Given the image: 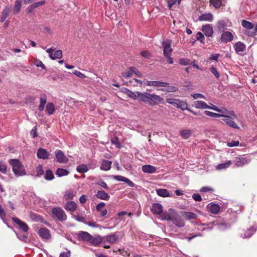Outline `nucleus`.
<instances>
[{"instance_id": "19", "label": "nucleus", "mask_w": 257, "mask_h": 257, "mask_svg": "<svg viewBox=\"0 0 257 257\" xmlns=\"http://www.w3.org/2000/svg\"><path fill=\"white\" fill-rule=\"evenodd\" d=\"M113 178L117 181L124 182L127 184L130 187H134V183L128 179L120 175H115L113 176Z\"/></svg>"}, {"instance_id": "18", "label": "nucleus", "mask_w": 257, "mask_h": 257, "mask_svg": "<svg viewBox=\"0 0 257 257\" xmlns=\"http://www.w3.org/2000/svg\"><path fill=\"white\" fill-rule=\"evenodd\" d=\"M233 36L231 33L228 31L224 32L221 36L220 39L222 42H230L233 40Z\"/></svg>"}, {"instance_id": "2", "label": "nucleus", "mask_w": 257, "mask_h": 257, "mask_svg": "<svg viewBox=\"0 0 257 257\" xmlns=\"http://www.w3.org/2000/svg\"><path fill=\"white\" fill-rule=\"evenodd\" d=\"M9 163L12 167L13 171L17 177H21L26 175L24 166L18 159H11Z\"/></svg>"}, {"instance_id": "64", "label": "nucleus", "mask_w": 257, "mask_h": 257, "mask_svg": "<svg viewBox=\"0 0 257 257\" xmlns=\"http://www.w3.org/2000/svg\"><path fill=\"white\" fill-rule=\"evenodd\" d=\"M96 184L100 186L101 187H102L103 188H105V189H108V187L106 183L104 181H103L102 180H100V181H98L96 183Z\"/></svg>"}, {"instance_id": "33", "label": "nucleus", "mask_w": 257, "mask_h": 257, "mask_svg": "<svg viewBox=\"0 0 257 257\" xmlns=\"http://www.w3.org/2000/svg\"><path fill=\"white\" fill-rule=\"evenodd\" d=\"M210 212L214 214H217L220 211V206L217 204L211 203L208 205Z\"/></svg>"}, {"instance_id": "39", "label": "nucleus", "mask_w": 257, "mask_h": 257, "mask_svg": "<svg viewBox=\"0 0 257 257\" xmlns=\"http://www.w3.org/2000/svg\"><path fill=\"white\" fill-rule=\"evenodd\" d=\"M68 174L69 171L67 170L62 168H58L56 172V175L60 177L67 176Z\"/></svg>"}, {"instance_id": "12", "label": "nucleus", "mask_w": 257, "mask_h": 257, "mask_svg": "<svg viewBox=\"0 0 257 257\" xmlns=\"http://www.w3.org/2000/svg\"><path fill=\"white\" fill-rule=\"evenodd\" d=\"M55 154L58 162L65 163L68 161V159L64 155L62 151L57 150L55 151Z\"/></svg>"}, {"instance_id": "9", "label": "nucleus", "mask_w": 257, "mask_h": 257, "mask_svg": "<svg viewBox=\"0 0 257 257\" xmlns=\"http://www.w3.org/2000/svg\"><path fill=\"white\" fill-rule=\"evenodd\" d=\"M12 220L18 225L19 229L24 232H27L28 231L29 227L25 222L21 221L20 219L16 217H13L12 218Z\"/></svg>"}, {"instance_id": "10", "label": "nucleus", "mask_w": 257, "mask_h": 257, "mask_svg": "<svg viewBox=\"0 0 257 257\" xmlns=\"http://www.w3.org/2000/svg\"><path fill=\"white\" fill-rule=\"evenodd\" d=\"M103 241L102 237L99 235H94L90 236L88 242L93 246H97Z\"/></svg>"}, {"instance_id": "22", "label": "nucleus", "mask_w": 257, "mask_h": 257, "mask_svg": "<svg viewBox=\"0 0 257 257\" xmlns=\"http://www.w3.org/2000/svg\"><path fill=\"white\" fill-rule=\"evenodd\" d=\"M96 210L101 213L100 216L103 217L106 215L107 213V209L105 208V203L104 202H100L96 206Z\"/></svg>"}, {"instance_id": "36", "label": "nucleus", "mask_w": 257, "mask_h": 257, "mask_svg": "<svg viewBox=\"0 0 257 257\" xmlns=\"http://www.w3.org/2000/svg\"><path fill=\"white\" fill-rule=\"evenodd\" d=\"M91 168L85 164L78 165L76 167V171L80 173H84L87 172Z\"/></svg>"}, {"instance_id": "40", "label": "nucleus", "mask_w": 257, "mask_h": 257, "mask_svg": "<svg viewBox=\"0 0 257 257\" xmlns=\"http://www.w3.org/2000/svg\"><path fill=\"white\" fill-rule=\"evenodd\" d=\"M242 26L248 30L252 29L254 27V25L252 23L243 20L241 21Z\"/></svg>"}, {"instance_id": "31", "label": "nucleus", "mask_w": 257, "mask_h": 257, "mask_svg": "<svg viewBox=\"0 0 257 257\" xmlns=\"http://www.w3.org/2000/svg\"><path fill=\"white\" fill-rule=\"evenodd\" d=\"M96 196L97 198L104 200H108L110 198L108 194L104 192L103 190L97 191L96 194Z\"/></svg>"}, {"instance_id": "42", "label": "nucleus", "mask_w": 257, "mask_h": 257, "mask_svg": "<svg viewBox=\"0 0 257 257\" xmlns=\"http://www.w3.org/2000/svg\"><path fill=\"white\" fill-rule=\"evenodd\" d=\"M231 164L232 162L231 161H228L227 162L217 165L216 169L217 170L225 169L229 167Z\"/></svg>"}, {"instance_id": "5", "label": "nucleus", "mask_w": 257, "mask_h": 257, "mask_svg": "<svg viewBox=\"0 0 257 257\" xmlns=\"http://www.w3.org/2000/svg\"><path fill=\"white\" fill-rule=\"evenodd\" d=\"M52 212L60 221H65L67 219V215L64 211L60 207L53 208Z\"/></svg>"}, {"instance_id": "60", "label": "nucleus", "mask_w": 257, "mask_h": 257, "mask_svg": "<svg viewBox=\"0 0 257 257\" xmlns=\"http://www.w3.org/2000/svg\"><path fill=\"white\" fill-rule=\"evenodd\" d=\"M196 38L197 40L199 41L201 43H203L204 40V36L201 32H198L196 36Z\"/></svg>"}, {"instance_id": "46", "label": "nucleus", "mask_w": 257, "mask_h": 257, "mask_svg": "<svg viewBox=\"0 0 257 257\" xmlns=\"http://www.w3.org/2000/svg\"><path fill=\"white\" fill-rule=\"evenodd\" d=\"M21 3V0H17L16 1L15 5L14 7V11L15 13H18L20 11L22 7Z\"/></svg>"}, {"instance_id": "7", "label": "nucleus", "mask_w": 257, "mask_h": 257, "mask_svg": "<svg viewBox=\"0 0 257 257\" xmlns=\"http://www.w3.org/2000/svg\"><path fill=\"white\" fill-rule=\"evenodd\" d=\"M46 51L49 54V58L52 60L60 59L63 56L62 51L60 50H57L53 53L55 48L53 47L47 49Z\"/></svg>"}, {"instance_id": "21", "label": "nucleus", "mask_w": 257, "mask_h": 257, "mask_svg": "<svg viewBox=\"0 0 257 257\" xmlns=\"http://www.w3.org/2000/svg\"><path fill=\"white\" fill-rule=\"evenodd\" d=\"M77 236L79 240L88 242L91 234L86 231H81L78 233Z\"/></svg>"}, {"instance_id": "59", "label": "nucleus", "mask_w": 257, "mask_h": 257, "mask_svg": "<svg viewBox=\"0 0 257 257\" xmlns=\"http://www.w3.org/2000/svg\"><path fill=\"white\" fill-rule=\"evenodd\" d=\"M84 224L88 225L89 226L95 228L100 227V225L98 224L93 221L84 222Z\"/></svg>"}, {"instance_id": "35", "label": "nucleus", "mask_w": 257, "mask_h": 257, "mask_svg": "<svg viewBox=\"0 0 257 257\" xmlns=\"http://www.w3.org/2000/svg\"><path fill=\"white\" fill-rule=\"evenodd\" d=\"M156 193L158 196L162 197H168L171 196L170 192L166 189H157Z\"/></svg>"}, {"instance_id": "13", "label": "nucleus", "mask_w": 257, "mask_h": 257, "mask_svg": "<svg viewBox=\"0 0 257 257\" xmlns=\"http://www.w3.org/2000/svg\"><path fill=\"white\" fill-rule=\"evenodd\" d=\"M145 84L148 86H154L155 87H165L169 83L160 81H147Z\"/></svg>"}, {"instance_id": "57", "label": "nucleus", "mask_w": 257, "mask_h": 257, "mask_svg": "<svg viewBox=\"0 0 257 257\" xmlns=\"http://www.w3.org/2000/svg\"><path fill=\"white\" fill-rule=\"evenodd\" d=\"M130 69L132 72V74L134 73L137 76L141 77H142L141 73L135 67H130Z\"/></svg>"}, {"instance_id": "44", "label": "nucleus", "mask_w": 257, "mask_h": 257, "mask_svg": "<svg viewBox=\"0 0 257 257\" xmlns=\"http://www.w3.org/2000/svg\"><path fill=\"white\" fill-rule=\"evenodd\" d=\"M181 136L184 139H188L191 135V131L190 130H184L181 132Z\"/></svg>"}, {"instance_id": "48", "label": "nucleus", "mask_w": 257, "mask_h": 257, "mask_svg": "<svg viewBox=\"0 0 257 257\" xmlns=\"http://www.w3.org/2000/svg\"><path fill=\"white\" fill-rule=\"evenodd\" d=\"M163 91H166L167 92H174L178 90V88L176 87L173 86H168V85L165 87V89H160Z\"/></svg>"}, {"instance_id": "14", "label": "nucleus", "mask_w": 257, "mask_h": 257, "mask_svg": "<svg viewBox=\"0 0 257 257\" xmlns=\"http://www.w3.org/2000/svg\"><path fill=\"white\" fill-rule=\"evenodd\" d=\"M163 210V207L161 204L155 203L152 204L151 211L153 214L156 215L162 214Z\"/></svg>"}, {"instance_id": "34", "label": "nucleus", "mask_w": 257, "mask_h": 257, "mask_svg": "<svg viewBox=\"0 0 257 257\" xmlns=\"http://www.w3.org/2000/svg\"><path fill=\"white\" fill-rule=\"evenodd\" d=\"M111 161L103 160L100 166V169L106 171H108L111 169Z\"/></svg>"}, {"instance_id": "41", "label": "nucleus", "mask_w": 257, "mask_h": 257, "mask_svg": "<svg viewBox=\"0 0 257 257\" xmlns=\"http://www.w3.org/2000/svg\"><path fill=\"white\" fill-rule=\"evenodd\" d=\"M255 230L254 229V228L251 227L249 229H247L243 235L241 234V236L243 238H246L250 237L254 232Z\"/></svg>"}, {"instance_id": "37", "label": "nucleus", "mask_w": 257, "mask_h": 257, "mask_svg": "<svg viewBox=\"0 0 257 257\" xmlns=\"http://www.w3.org/2000/svg\"><path fill=\"white\" fill-rule=\"evenodd\" d=\"M46 110L49 115L52 114L55 110V106L52 102H49L46 105Z\"/></svg>"}, {"instance_id": "58", "label": "nucleus", "mask_w": 257, "mask_h": 257, "mask_svg": "<svg viewBox=\"0 0 257 257\" xmlns=\"http://www.w3.org/2000/svg\"><path fill=\"white\" fill-rule=\"evenodd\" d=\"M16 235L18 237V238L20 239L22 241H26V240L28 239V236L27 235L24 234H21V233H16Z\"/></svg>"}, {"instance_id": "55", "label": "nucleus", "mask_w": 257, "mask_h": 257, "mask_svg": "<svg viewBox=\"0 0 257 257\" xmlns=\"http://www.w3.org/2000/svg\"><path fill=\"white\" fill-rule=\"evenodd\" d=\"M239 144V142L238 141L232 140L230 142L227 143V146L229 147H233L238 146Z\"/></svg>"}, {"instance_id": "4", "label": "nucleus", "mask_w": 257, "mask_h": 257, "mask_svg": "<svg viewBox=\"0 0 257 257\" xmlns=\"http://www.w3.org/2000/svg\"><path fill=\"white\" fill-rule=\"evenodd\" d=\"M171 41L169 39L163 41L162 44L164 56H171L173 52V49L171 47Z\"/></svg>"}, {"instance_id": "6", "label": "nucleus", "mask_w": 257, "mask_h": 257, "mask_svg": "<svg viewBox=\"0 0 257 257\" xmlns=\"http://www.w3.org/2000/svg\"><path fill=\"white\" fill-rule=\"evenodd\" d=\"M250 162L249 158L245 156L235 157L234 160V165L237 167H242L243 165L248 164Z\"/></svg>"}, {"instance_id": "29", "label": "nucleus", "mask_w": 257, "mask_h": 257, "mask_svg": "<svg viewBox=\"0 0 257 257\" xmlns=\"http://www.w3.org/2000/svg\"><path fill=\"white\" fill-rule=\"evenodd\" d=\"M142 171L146 173H154L156 172V168L150 165H143L142 167Z\"/></svg>"}, {"instance_id": "24", "label": "nucleus", "mask_w": 257, "mask_h": 257, "mask_svg": "<svg viewBox=\"0 0 257 257\" xmlns=\"http://www.w3.org/2000/svg\"><path fill=\"white\" fill-rule=\"evenodd\" d=\"M202 31L207 37H211L212 36L213 31L211 26L209 24H206L203 26L202 28Z\"/></svg>"}, {"instance_id": "26", "label": "nucleus", "mask_w": 257, "mask_h": 257, "mask_svg": "<svg viewBox=\"0 0 257 257\" xmlns=\"http://www.w3.org/2000/svg\"><path fill=\"white\" fill-rule=\"evenodd\" d=\"M192 106L198 109H207L208 107L206 102L201 100L194 101Z\"/></svg>"}, {"instance_id": "61", "label": "nucleus", "mask_w": 257, "mask_h": 257, "mask_svg": "<svg viewBox=\"0 0 257 257\" xmlns=\"http://www.w3.org/2000/svg\"><path fill=\"white\" fill-rule=\"evenodd\" d=\"M210 71L217 78H218L219 77V74L218 73L216 69L214 67L212 66L210 67Z\"/></svg>"}, {"instance_id": "53", "label": "nucleus", "mask_w": 257, "mask_h": 257, "mask_svg": "<svg viewBox=\"0 0 257 257\" xmlns=\"http://www.w3.org/2000/svg\"><path fill=\"white\" fill-rule=\"evenodd\" d=\"M179 63L181 65L186 66L191 64V61L188 59L182 58L179 60Z\"/></svg>"}, {"instance_id": "28", "label": "nucleus", "mask_w": 257, "mask_h": 257, "mask_svg": "<svg viewBox=\"0 0 257 257\" xmlns=\"http://www.w3.org/2000/svg\"><path fill=\"white\" fill-rule=\"evenodd\" d=\"M77 208L76 203L72 201L67 202L65 205V209L68 211L73 212Z\"/></svg>"}, {"instance_id": "11", "label": "nucleus", "mask_w": 257, "mask_h": 257, "mask_svg": "<svg viewBox=\"0 0 257 257\" xmlns=\"http://www.w3.org/2000/svg\"><path fill=\"white\" fill-rule=\"evenodd\" d=\"M103 242L104 244L108 243L109 244L114 243L118 239V236L114 233H111L105 236L102 238Z\"/></svg>"}, {"instance_id": "62", "label": "nucleus", "mask_w": 257, "mask_h": 257, "mask_svg": "<svg viewBox=\"0 0 257 257\" xmlns=\"http://www.w3.org/2000/svg\"><path fill=\"white\" fill-rule=\"evenodd\" d=\"M141 55L144 58L149 59L151 57L150 53L148 51H142L141 52Z\"/></svg>"}, {"instance_id": "56", "label": "nucleus", "mask_w": 257, "mask_h": 257, "mask_svg": "<svg viewBox=\"0 0 257 257\" xmlns=\"http://www.w3.org/2000/svg\"><path fill=\"white\" fill-rule=\"evenodd\" d=\"M36 172H37V175L38 176H41L44 173V171L43 170V167H42V165H38L37 167H36Z\"/></svg>"}, {"instance_id": "32", "label": "nucleus", "mask_w": 257, "mask_h": 257, "mask_svg": "<svg viewBox=\"0 0 257 257\" xmlns=\"http://www.w3.org/2000/svg\"><path fill=\"white\" fill-rule=\"evenodd\" d=\"M213 16L211 13H205L201 15L199 17V20L200 21L211 22L213 20Z\"/></svg>"}, {"instance_id": "51", "label": "nucleus", "mask_w": 257, "mask_h": 257, "mask_svg": "<svg viewBox=\"0 0 257 257\" xmlns=\"http://www.w3.org/2000/svg\"><path fill=\"white\" fill-rule=\"evenodd\" d=\"M179 99H174V98H167L166 102L170 104L174 105L175 107H177L178 102H179Z\"/></svg>"}, {"instance_id": "47", "label": "nucleus", "mask_w": 257, "mask_h": 257, "mask_svg": "<svg viewBox=\"0 0 257 257\" xmlns=\"http://www.w3.org/2000/svg\"><path fill=\"white\" fill-rule=\"evenodd\" d=\"M75 194V193L73 191L68 190L65 192L64 198L67 200L71 199L74 197Z\"/></svg>"}, {"instance_id": "27", "label": "nucleus", "mask_w": 257, "mask_h": 257, "mask_svg": "<svg viewBox=\"0 0 257 257\" xmlns=\"http://www.w3.org/2000/svg\"><path fill=\"white\" fill-rule=\"evenodd\" d=\"M38 234L44 239H49L50 238V231L46 228H40L38 231Z\"/></svg>"}, {"instance_id": "20", "label": "nucleus", "mask_w": 257, "mask_h": 257, "mask_svg": "<svg viewBox=\"0 0 257 257\" xmlns=\"http://www.w3.org/2000/svg\"><path fill=\"white\" fill-rule=\"evenodd\" d=\"M125 93L130 98H133V99H138L140 100L141 92L136 91L133 92L127 89H126L125 91Z\"/></svg>"}, {"instance_id": "30", "label": "nucleus", "mask_w": 257, "mask_h": 257, "mask_svg": "<svg viewBox=\"0 0 257 257\" xmlns=\"http://www.w3.org/2000/svg\"><path fill=\"white\" fill-rule=\"evenodd\" d=\"M11 10V6H7L5 7V9L2 14L1 21L4 22L6 19L9 17Z\"/></svg>"}, {"instance_id": "1", "label": "nucleus", "mask_w": 257, "mask_h": 257, "mask_svg": "<svg viewBox=\"0 0 257 257\" xmlns=\"http://www.w3.org/2000/svg\"><path fill=\"white\" fill-rule=\"evenodd\" d=\"M140 101L150 106H155L164 102V99L160 95L147 92H141Z\"/></svg>"}, {"instance_id": "49", "label": "nucleus", "mask_w": 257, "mask_h": 257, "mask_svg": "<svg viewBox=\"0 0 257 257\" xmlns=\"http://www.w3.org/2000/svg\"><path fill=\"white\" fill-rule=\"evenodd\" d=\"M45 178L47 180H51L54 178L53 172L50 170H47L45 174Z\"/></svg>"}, {"instance_id": "25", "label": "nucleus", "mask_w": 257, "mask_h": 257, "mask_svg": "<svg viewBox=\"0 0 257 257\" xmlns=\"http://www.w3.org/2000/svg\"><path fill=\"white\" fill-rule=\"evenodd\" d=\"M47 97L45 94H42L40 97V105L38 109L40 111H43L47 102Z\"/></svg>"}, {"instance_id": "8", "label": "nucleus", "mask_w": 257, "mask_h": 257, "mask_svg": "<svg viewBox=\"0 0 257 257\" xmlns=\"http://www.w3.org/2000/svg\"><path fill=\"white\" fill-rule=\"evenodd\" d=\"M221 117H223L222 119V121H223L227 125L233 128L239 129L240 127L238 126V125L233 120V118L229 115L222 114Z\"/></svg>"}, {"instance_id": "38", "label": "nucleus", "mask_w": 257, "mask_h": 257, "mask_svg": "<svg viewBox=\"0 0 257 257\" xmlns=\"http://www.w3.org/2000/svg\"><path fill=\"white\" fill-rule=\"evenodd\" d=\"M181 213L183 215H185V218L187 220L195 219L197 216L195 213L192 212L182 211Z\"/></svg>"}, {"instance_id": "63", "label": "nucleus", "mask_w": 257, "mask_h": 257, "mask_svg": "<svg viewBox=\"0 0 257 257\" xmlns=\"http://www.w3.org/2000/svg\"><path fill=\"white\" fill-rule=\"evenodd\" d=\"M213 191V189L212 188L207 186L203 187L200 190L201 192H212Z\"/></svg>"}, {"instance_id": "23", "label": "nucleus", "mask_w": 257, "mask_h": 257, "mask_svg": "<svg viewBox=\"0 0 257 257\" xmlns=\"http://www.w3.org/2000/svg\"><path fill=\"white\" fill-rule=\"evenodd\" d=\"M172 221L175 225L179 227H182L185 225L184 220L181 218L180 216L177 213Z\"/></svg>"}, {"instance_id": "17", "label": "nucleus", "mask_w": 257, "mask_h": 257, "mask_svg": "<svg viewBox=\"0 0 257 257\" xmlns=\"http://www.w3.org/2000/svg\"><path fill=\"white\" fill-rule=\"evenodd\" d=\"M228 19L219 20L217 23V28L220 32L224 31L228 26L229 23Z\"/></svg>"}, {"instance_id": "45", "label": "nucleus", "mask_w": 257, "mask_h": 257, "mask_svg": "<svg viewBox=\"0 0 257 257\" xmlns=\"http://www.w3.org/2000/svg\"><path fill=\"white\" fill-rule=\"evenodd\" d=\"M177 108H180L183 110H187L188 109V104L183 101L179 100V102H178V104L177 107Z\"/></svg>"}, {"instance_id": "3", "label": "nucleus", "mask_w": 257, "mask_h": 257, "mask_svg": "<svg viewBox=\"0 0 257 257\" xmlns=\"http://www.w3.org/2000/svg\"><path fill=\"white\" fill-rule=\"evenodd\" d=\"M177 212L173 209L170 208L168 211L163 212L160 216V218L163 220L172 221L174 217L176 215Z\"/></svg>"}, {"instance_id": "16", "label": "nucleus", "mask_w": 257, "mask_h": 257, "mask_svg": "<svg viewBox=\"0 0 257 257\" xmlns=\"http://www.w3.org/2000/svg\"><path fill=\"white\" fill-rule=\"evenodd\" d=\"M49 153L46 150L43 148H39L37 153V157L39 159L46 160L49 158Z\"/></svg>"}, {"instance_id": "54", "label": "nucleus", "mask_w": 257, "mask_h": 257, "mask_svg": "<svg viewBox=\"0 0 257 257\" xmlns=\"http://www.w3.org/2000/svg\"><path fill=\"white\" fill-rule=\"evenodd\" d=\"M7 171V167L5 163L0 162V172L3 174H6Z\"/></svg>"}, {"instance_id": "52", "label": "nucleus", "mask_w": 257, "mask_h": 257, "mask_svg": "<svg viewBox=\"0 0 257 257\" xmlns=\"http://www.w3.org/2000/svg\"><path fill=\"white\" fill-rule=\"evenodd\" d=\"M168 3V7L170 10L172 9V6L175 5L177 2L179 5L181 0H167Z\"/></svg>"}, {"instance_id": "15", "label": "nucleus", "mask_w": 257, "mask_h": 257, "mask_svg": "<svg viewBox=\"0 0 257 257\" xmlns=\"http://www.w3.org/2000/svg\"><path fill=\"white\" fill-rule=\"evenodd\" d=\"M234 47L235 52L239 55H243L244 52L246 50L245 45L243 43L240 42H238L235 43Z\"/></svg>"}, {"instance_id": "50", "label": "nucleus", "mask_w": 257, "mask_h": 257, "mask_svg": "<svg viewBox=\"0 0 257 257\" xmlns=\"http://www.w3.org/2000/svg\"><path fill=\"white\" fill-rule=\"evenodd\" d=\"M210 3L216 9H218L221 7L222 0H210Z\"/></svg>"}, {"instance_id": "43", "label": "nucleus", "mask_w": 257, "mask_h": 257, "mask_svg": "<svg viewBox=\"0 0 257 257\" xmlns=\"http://www.w3.org/2000/svg\"><path fill=\"white\" fill-rule=\"evenodd\" d=\"M204 113L208 116L212 117V118H218L221 117L222 114H219L215 112H213L208 110H205Z\"/></svg>"}]
</instances>
